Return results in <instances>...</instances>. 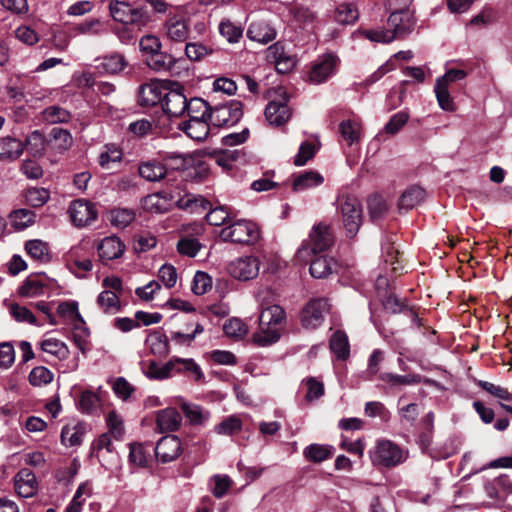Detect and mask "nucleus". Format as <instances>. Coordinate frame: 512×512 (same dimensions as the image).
Wrapping results in <instances>:
<instances>
[{
  "instance_id": "obj_1",
  "label": "nucleus",
  "mask_w": 512,
  "mask_h": 512,
  "mask_svg": "<svg viewBox=\"0 0 512 512\" xmlns=\"http://www.w3.org/2000/svg\"><path fill=\"white\" fill-rule=\"evenodd\" d=\"M109 12L114 21L129 25L141 31L151 22V15L146 6L126 0H112Z\"/></svg>"
},
{
  "instance_id": "obj_2",
  "label": "nucleus",
  "mask_w": 512,
  "mask_h": 512,
  "mask_svg": "<svg viewBox=\"0 0 512 512\" xmlns=\"http://www.w3.org/2000/svg\"><path fill=\"white\" fill-rule=\"evenodd\" d=\"M338 212L348 238H353L362 224V206L357 197L340 194L337 199Z\"/></svg>"
},
{
  "instance_id": "obj_3",
  "label": "nucleus",
  "mask_w": 512,
  "mask_h": 512,
  "mask_svg": "<svg viewBox=\"0 0 512 512\" xmlns=\"http://www.w3.org/2000/svg\"><path fill=\"white\" fill-rule=\"evenodd\" d=\"M389 25L393 27V30L389 29H365L360 33L365 38L372 42L378 43H390L394 39L403 38L411 31V24L409 19L404 21L403 13L393 12L388 19Z\"/></svg>"
},
{
  "instance_id": "obj_4",
  "label": "nucleus",
  "mask_w": 512,
  "mask_h": 512,
  "mask_svg": "<svg viewBox=\"0 0 512 512\" xmlns=\"http://www.w3.org/2000/svg\"><path fill=\"white\" fill-rule=\"evenodd\" d=\"M369 456L374 466L392 468L403 463L407 453L391 440L381 439L369 451Z\"/></svg>"
},
{
  "instance_id": "obj_5",
  "label": "nucleus",
  "mask_w": 512,
  "mask_h": 512,
  "mask_svg": "<svg viewBox=\"0 0 512 512\" xmlns=\"http://www.w3.org/2000/svg\"><path fill=\"white\" fill-rule=\"evenodd\" d=\"M260 236L258 226L248 220H232L220 232V238L225 242L239 244H254Z\"/></svg>"
},
{
  "instance_id": "obj_6",
  "label": "nucleus",
  "mask_w": 512,
  "mask_h": 512,
  "mask_svg": "<svg viewBox=\"0 0 512 512\" xmlns=\"http://www.w3.org/2000/svg\"><path fill=\"white\" fill-rule=\"evenodd\" d=\"M333 243L334 235L331 231L330 225L319 223L313 226L308 239L298 250V254L300 257L308 252H311L312 254H318L329 249Z\"/></svg>"
},
{
  "instance_id": "obj_7",
  "label": "nucleus",
  "mask_w": 512,
  "mask_h": 512,
  "mask_svg": "<svg viewBox=\"0 0 512 512\" xmlns=\"http://www.w3.org/2000/svg\"><path fill=\"white\" fill-rule=\"evenodd\" d=\"M242 116V103L237 100H231L228 103L211 109L209 121L216 127H230L238 123Z\"/></svg>"
},
{
  "instance_id": "obj_8",
  "label": "nucleus",
  "mask_w": 512,
  "mask_h": 512,
  "mask_svg": "<svg viewBox=\"0 0 512 512\" xmlns=\"http://www.w3.org/2000/svg\"><path fill=\"white\" fill-rule=\"evenodd\" d=\"M180 233L181 237L177 243V251L183 256L195 257L202 248V244L197 237L203 235L204 226L196 222L182 225Z\"/></svg>"
},
{
  "instance_id": "obj_9",
  "label": "nucleus",
  "mask_w": 512,
  "mask_h": 512,
  "mask_svg": "<svg viewBox=\"0 0 512 512\" xmlns=\"http://www.w3.org/2000/svg\"><path fill=\"white\" fill-rule=\"evenodd\" d=\"M187 100L184 87L175 83L171 87H166L161 106L170 117H180L185 114Z\"/></svg>"
},
{
  "instance_id": "obj_10",
  "label": "nucleus",
  "mask_w": 512,
  "mask_h": 512,
  "mask_svg": "<svg viewBox=\"0 0 512 512\" xmlns=\"http://www.w3.org/2000/svg\"><path fill=\"white\" fill-rule=\"evenodd\" d=\"M330 308L326 298L310 300L301 312V324L306 329H316L323 321Z\"/></svg>"
},
{
  "instance_id": "obj_11",
  "label": "nucleus",
  "mask_w": 512,
  "mask_h": 512,
  "mask_svg": "<svg viewBox=\"0 0 512 512\" xmlns=\"http://www.w3.org/2000/svg\"><path fill=\"white\" fill-rule=\"evenodd\" d=\"M260 261L255 256H243L232 261L228 271L232 277L242 281H248L258 276Z\"/></svg>"
},
{
  "instance_id": "obj_12",
  "label": "nucleus",
  "mask_w": 512,
  "mask_h": 512,
  "mask_svg": "<svg viewBox=\"0 0 512 512\" xmlns=\"http://www.w3.org/2000/svg\"><path fill=\"white\" fill-rule=\"evenodd\" d=\"M338 64L339 58L333 53L319 56L311 68L310 81L316 84L325 82L336 72Z\"/></svg>"
},
{
  "instance_id": "obj_13",
  "label": "nucleus",
  "mask_w": 512,
  "mask_h": 512,
  "mask_svg": "<svg viewBox=\"0 0 512 512\" xmlns=\"http://www.w3.org/2000/svg\"><path fill=\"white\" fill-rule=\"evenodd\" d=\"M72 223L77 227H85L97 218L95 205L87 200L73 201L68 209Z\"/></svg>"
},
{
  "instance_id": "obj_14",
  "label": "nucleus",
  "mask_w": 512,
  "mask_h": 512,
  "mask_svg": "<svg viewBox=\"0 0 512 512\" xmlns=\"http://www.w3.org/2000/svg\"><path fill=\"white\" fill-rule=\"evenodd\" d=\"M181 451V441L175 435L162 437L155 447L156 457L163 463L175 460L181 454Z\"/></svg>"
},
{
  "instance_id": "obj_15",
  "label": "nucleus",
  "mask_w": 512,
  "mask_h": 512,
  "mask_svg": "<svg viewBox=\"0 0 512 512\" xmlns=\"http://www.w3.org/2000/svg\"><path fill=\"white\" fill-rule=\"evenodd\" d=\"M14 486L17 494L23 498L33 497L38 491L36 476L28 468H22L17 472L14 477Z\"/></svg>"
},
{
  "instance_id": "obj_16",
  "label": "nucleus",
  "mask_w": 512,
  "mask_h": 512,
  "mask_svg": "<svg viewBox=\"0 0 512 512\" xmlns=\"http://www.w3.org/2000/svg\"><path fill=\"white\" fill-rule=\"evenodd\" d=\"M50 280L42 274L29 275L18 289L22 297H37L44 295L50 289Z\"/></svg>"
},
{
  "instance_id": "obj_17",
  "label": "nucleus",
  "mask_w": 512,
  "mask_h": 512,
  "mask_svg": "<svg viewBox=\"0 0 512 512\" xmlns=\"http://www.w3.org/2000/svg\"><path fill=\"white\" fill-rule=\"evenodd\" d=\"M173 374H183L196 383H204L205 375L201 367L192 358L172 357Z\"/></svg>"
},
{
  "instance_id": "obj_18",
  "label": "nucleus",
  "mask_w": 512,
  "mask_h": 512,
  "mask_svg": "<svg viewBox=\"0 0 512 512\" xmlns=\"http://www.w3.org/2000/svg\"><path fill=\"white\" fill-rule=\"evenodd\" d=\"M125 249V244L115 235L103 238L97 246L98 255L102 261L120 258Z\"/></svg>"
},
{
  "instance_id": "obj_19",
  "label": "nucleus",
  "mask_w": 512,
  "mask_h": 512,
  "mask_svg": "<svg viewBox=\"0 0 512 512\" xmlns=\"http://www.w3.org/2000/svg\"><path fill=\"white\" fill-rule=\"evenodd\" d=\"M166 37L172 42H184L189 36V25L185 18L180 16L169 17L164 23Z\"/></svg>"
},
{
  "instance_id": "obj_20",
  "label": "nucleus",
  "mask_w": 512,
  "mask_h": 512,
  "mask_svg": "<svg viewBox=\"0 0 512 512\" xmlns=\"http://www.w3.org/2000/svg\"><path fill=\"white\" fill-rule=\"evenodd\" d=\"M166 87L159 82H150L140 86L138 94V103L142 107H152L162 103Z\"/></svg>"
},
{
  "instance_id": "obj_21",
  "label": "nucleus",
  "mask_w": 512,
  "mask_h": 512,
  "mask_svg": "<svg viewBox=\"0 0 512 512\" xmlns=\"http://www.w3.org/2000/svg\"><path fill=\"white\" fill-rule=\"evenodd\" d=\"M95 68L102 74H117L123 71L128 63L123 54L114 52L95 60Z\"/></svg>"
},
{
  "instance_id": "obj_22",
  "label": "nucleus",
  "mask_w": 512,
  "mask_h": 512,
  "mask_svg": "<svg viewBox=\"0 0 512 512\" xmlns=\"http://www.w3.org/2000/svg\"><path fill=\"white\" fill-rule=\"evenodd\" d=\"M265 117L271 125L281 126L286 123L291 117L286 98L279 102L270 101L265 109Z\"/></svg>"
},
{
  "instance_id": "obj_23",
  "label": "nucleus",
  "mask_w": 512,
  "mask_h": 512,
  "mask_svg": "<svg viewBox=\"0 0 512 512\" xmlns=\"http://www.w3.org/2000/svg\"><path fill=\"white\" fill-rule=\"evenodd\" d=\"M210 124L209 119H188L179 124V129L191 139L200 142L207 138Z\"/></svg>"
},
{
  "instance_id": "obj_24",
  "label": "nucleus",
  "mask_w": 512,
  "mask_h": 512,
  "mask_svg": "<svg viewBox=\"0 0 512 512\" xmlns=\"http://www.w3.org/2000/svg\"><path fill=\"white\" fill-rule=\"evenodd\" d=\"M182 416L175 408H166L157 412L156 425L160 432H173L179 429Z\"/></svg>"
},
{
  "instance_id": "obj_25",
  "label": "nucleus",
  "mask_w": 512,
  "mask_h": 512,
  "mask_svg": "<svg viewBox=\"0 0 512 512\" xmlns=\"http://www.w3.org/2000/svg\"><path fill=\"white\" fill-rule=\"evenodd\" d=\"M359 18V10L354 2H342L336 5L332 19L339 25H352Z\"/></svg>"
},
{
  "instance_id": "obj_26",
  "label": "nucleus",
  "mask_w": 512,
  "mask_h": 512,
  "mask_svg": "<svg viewBox=\"0 0 512 512\" xmlns=\"http://www.w3.org/2000/svg\"><path fill=\"white\" fill-rule=\"evenodd\" d=\"M286 321V313L285 310L279 305H271L267 308L263 309L259 322L263 323V325H269L273 328H277L280 331H283L285 328Z\"/></svg>"
},
{
  "instance_id": "obj_27",
  "label": "nucleus",
  "mask_w": 512,
  "mask_h": 512,
  "mask_svg": "<svg viewBox=\"0 0 512 512\" xmlns=\"http://www.w3.org/2000/svg\"><path fill=\"white\" fill-rule=\"evenodd\" d=\"M177 207L191 213H203L210 209L211 203L201 195L186 193L177 200Z\"/></svg>"
},
{
  "instance_id": "obj_28",
  "label": "nucleus",
  "mask_w": 512,
  "mask_h": 512,
  "mask_svg": "<svg viewBox=\"0 0 512 512\" xmlns=\"http://www.w3.org/2000/svg\"><path fill=\"white\" fill-rule=\"evenodd\" d=\"M24 151L21 140L14 137H0V160L13 161L20 157Z\"/></svg>"
},
{
  "instance_id": "obj_29",
  "label": "nucleus",
  "mask_w": 512,
  "mask_h": 512,
  "mask_svg": "<svg viewBox=\"0 0 512 512\" xmlns=\"http://www.w3.org/2000/svg\"><path fill=\"white\" fill-rule=\"evenodd\" d=\"M275 30L264 21L252 22L247 30V37L255 42L266 44L275 39Z\"/></svg>"
},
{
  "instance_id": "obj_30",
  "label": "nucleus",
  "mask_w": 512,
  "mask_h": 512,
  "mask_svg": "<svg viewBox=\"0 0 512 512\" xmlns=\"http://www.w3.org/2000/svg\"><path fill=\"white\" fill-rule=\"evenodd\" d=\"M323 177L316 171H305L294 176L292 190L294 192H302L307 189L317 187L323 183Z\"/></svg>"
},
{
  "instance_id": "obj_31",
  "label": "nucleus",
  "mask_w": 512,
  "mask_h": 512,
  "mask_svg": "<svg viewBox=\"0 0 512 512\" xmlns=\"http://www.w3.org/2000/svg\"><path fill=\"white\" fill-rule=\"evenodd\" d=\"M425 190L419 186L408 187L400 196L398 206L401 210H410L419 205L425 199Z\"/></svg>"
},
{
  "instance_id": "obj_32",
  "label": "nucleus",
  "mask_w": 512,
  "mask_h": 512,
  "mask_svg": "<svg viewBox=\"0 0 512 512\" xmlns=\"http://www.w3.org/2000/svg\"><path fill=\"white\" fill-rule=\"evenodd\" d=\"M139 175L147 181L156 182L163 179L167 174V168L158 161L143 162L138 167Z\"/></svg>"
},
{
  "instance_id": "obj_33",
  "label": "nucleus",
  "mask_w": 512,
  "mask_h": 512,
  "mask_svg": "<svg viewBox=\"0 0 512 512\" xmlns=\"http://www.w3.org/2000/svg\"><path fill=\"white\" fill-rule=\"evenodd\" d=\"M281 333L282 331L277 328L259 322V329L253 334L252 340L257 346L265 347L276 343L280 339Z\"/></svg>"
},
{
  "instance_id": "obj_34",
  "label": "nucleus",
  "mask_w": 512,
  "mask_h": 512,
  "mask_svg": "<svg viewBox=\"0 0 512 512\" xmlns=\"http://www.w3.org/2000/svg\"><path fill=\"white\" fill-rule=\"evenodd\" d=\"M97 305L105 314L114 315L121 309L120 295L111 290H103L97 297Z\"/></svg>"
},
{
  "instance_id": "obj_35",
  "label": "nucleus",
  "mask_w": 512,
  "mask_h": 512,
  "mask_svg": "<svg viewBox=\"0 0 512 512\" xmlns=\"http://www.w3.org/2000/svg\"><path fill=\"white\" fill-rule=\"evenodd\" d=\"M337 267V263L332 258L318 256L310 263V274L314 278H325L330 275Z\"/></svg>"
},
{
  "instance_id": "obj_36",
  "label": "nucleus",
  "mask_w": 512,
  "mask_h": 512,
  "mask_svg": "<svg viewBox=\"0 0 512 512\" xmlns=\"http://www.w3.org/2000/svg\"><path fill=\"white\" fill-rule=\"evenodd\" d=\"M123 151L122 149L113 143L106 144L103 147L102 152L99 154V165L103 169H111L112 164L119 163L122 161Z\"/></svg>"
},
{
  "instance_id": "obj_37",
  "label": "nucleus",
  "mask_w": 512,
  "mask_h": 512,
  "mask_svg": "<svg viewBox=\"0 0 512 512\" xmlns=\"http://www.w3.org/2000/svg\"><path fill=\"white\" fill-rule=\"evenodd\" d=\"M85 426L81 423L66 425L61 431V442L65 446H78L82 443Z\"/></svg>"
},
{
  "instance_id": "obj_38",
  "label": "nucleus",
  "mask_w": 512,
  "mask_h": 512,
  "mask_svg": "<svg viewBox=\"0 0 512 512\" xmlns=\"http://www.w3.org/2000/svg\"><path fill=\"white\" fill-rule=\"evenodd\" d=\"M144 374L149 379L164 380L173 375V360L172 358L165 364H158L156 361H150L143 369Z\"/></svg>"
},
{
  "instance_id": "obj_39",
  "label": "nucleus",
  "mask_w": 512,
  "mask_h": 512,
  "mask_svg": "<svg viewBox=\"0 0 512 512\" xmlns=\"http://www.w3.org/2000/svg\"><path fill=\"white\" fill-rule=\"evenodd\" d=\"M146 344L150 352L158 357H165L169 354V342L166 335L154 332L148 335Z\"/></svg>"
},
{
  "instance_id": "obj_40",
  "label": "nucleus",
  "mask_w": 512,
  "mask_h": 512,
  "mask_svg": "<svg viewBox=\"0 0 512 512\" xmlns=\"http://www.w3.org/2000/svg\"><path fill=\"white\" fill-rule=\"evenodd\" d=\"M333 455V448L328 445L310 444L303 450L306 460L314 463H321Z\"/></svg>"
},
{
  "instance_id": "obj_41",
  "label": "nucleus",
  "mask_w": 512,
  "mask_h": 512,
  "mask_svg": "<svg viewBox=\"0 0 512 512\" xmlns=\"http://www.w3.org/2000/svg\"><path fill=\"white\" fill-rule=\"evenodd\" d=\"M135 216L133 209L115 208L108 213V220L113 227L123 229L134 221Z\"/></svg>"
},
{
  "instance_id": "obj_42",
  "label": "nucleus",
  "mask_w": 512,
  "mask_h": 512,
  "mask_svg": "<svg viewBox=\"0 0 512 512\" xmlns=\"http://www.w3.org/2000/svg\"><path fill=\"white\" fill-rule=\"evenodd\" d=\"M330 349L336 355L337 359H347L350 354L347 335L340 330L336 331L330 339Z\"/></svg>"
},
{
  "instance_id": "obj_43",
  "label": "nucleus",
  "mask_w": 512,
  "mask_h": 512,
  "mask_svg": "<svg viewBox=\"0 0 512 512\" xmlns=\"http://www.w3.org/2000/svg\"><path fill=\"white\" fill-rule=\"evenodd\" d=\"M41 350L45 353L55 356L59 360H65L69 357L70 351L67 345L56 338H47L40 343Z\"/></svg>"
},
{
  "instance_id": "obj_44",
  "label": "nucleus",
  "mask_w": 512,
  "mask_h": 512,
  "mask_svg": "<svg viewBox=\"0 0 512 512\" xmlns=\"http://www.w3.org/2000/svg\"><path fill=\"white\" fill-rule=\"evenodd\" d=\"M187 109L185 114L189 119H209L211 108L208 103L201 98H191L187 100Z\"/></svg>"
},
{
  "instance_id": "obj_45",
  "label": "nucleus",
  "mask_w": 512,
  "mask_h": 512,
  "mask_svg": "<svg viewBox=\"0 0 512 512\" xmlns=\"http://www.w3.org/2000/svg\"><path fill=\"white\" fill-rule=\"evenodd\" d=\"M25 250L27 254L36 261L46 263L50 260L49 247L47 243L39 239L27 241L25 244Z\"/></svg>"
},
{
  "instance_id": "obj_46",
  "label": "nucleus",
  "mask_w": 512,
  "mask_h": 512,
  "mask_svg": "<svg viewBox=\"0 0 512 512\" xmlns=\"http://www.w3.org/2000/svg\"><path fill=\"white\" fill-rule=\"evenodd\" d=\"M339 130L343 139L349 144L353 145L360 141L361 138V124L355 120H344L339 124Z\"/></svg>"
},
{
  "instance_id": "obj_47",
  "label": "nucleus",
  "mask_w": 512,
  "mask_h": 512,
  "mask_svg": "<svg viewBox=\"0 0 512 512\" xmlns=\"http://www.w3.org/2000/svg\"><path fill=\"white\" fill-rule=\"evenodd\" d=\"M35 213L29 209H18L10 213L12 226L17 230H23L31 226L35 221Z\"/></svg>"
},
{
  "instance_id": "obj_48",
  "label": "nucleus",
  "mask_w": 512,
  "mask_h": 512,
  "mask_svg": "<svg viewBox=\"0 0 512 512\" xmlns=\"http://www.w3.org/2000/svg\"><path fill=\"white\" fill-rule=\"evenodd\" d=\"M242 429V420L236 416L231 415L223 419L218 425L215 426L214 431L219 435L231 436L240 432Z\"/></svg>"
},
{
  "instance_id": "obj_49",
  "label": "nucleus",
  "mask_w": 512,
  "mask_h": 512,
  "mask_svg": "<svg viewBox=\"0 0 512 512\" xmlns=\"http://www.w3.org/2000/svg\"><path fill=\"white\" fill-rule=\"evenodd\" d=\"M268 53L269 57H272L275 61L276 68L279 71H287L294 65L291 58L284 56L283 47L279 42L271 45L268 48Z\"/></svg>"
},
{
  "instance_id": "obj_50",
  "label": "nucleus",
  "mask_w": 512,
  "mask_h": 512,
  "mask_svg": "<svg viewBox=\"0 0 512 512\" xmlns=\"http://www.w3.org/2000/svg\"><path fill=\"white\" fill-rule=\"evenodd\" d=\"M208 210L209 212L206 214V220L213 226L230 224L234 218L225 206H218L215 208L210 207Z\"/></svg>"
},
{
  "instance_id": "obj_51",
  "label": "nucleus",
  "mask_w": 512,
  "mask_h": 512,
  "mask_svg": "<svg viewBox=\"0 0 512 512\" xmlns=\"http://www.w3.org/2000/svg\"><path fill=\"white\" fill-rule=\"evenodd\" d=\"M28 378L32 386L41 387L50 384L54 379V374L47 367L37 366L31 370Z\"/></svg>"
},
{
  "instance_id": "obj_52",
  "label": "nucleus",
  "mask_w": 512,
  "mask_h": 512,
  "mask_svg": "<svg viewBox=\"0 0 512 512\" xmlns=\"http://www.w3.org/2000/svg\"><path fill=\"white\" fill-rule=\"evenodd\" d=\"M182 410L185 416L194 425L203 424L210 416L208 411L203 410L202 407L195 404L184 403L182 404Z\"/></svg>"
},
{
  "instance_id": "obj_53",
  "label": "nucleus",
  "mask_w": 512,
  "mask_h": 512,
  "mask_svg": "<svg viewBox=\"0 0 512 512\" xmlns=\"http://www.w3.org/2000/svg\"><path fill=\"white\" fill-rule=\"evenodd\" d=\"M143 207L151 213L162 214L168 210V202L165 197L155 193L144 198Z\"/></svg>"
},
{
  "instance_id": "obj_54",
  "label": "nucleus",
  "mask_w": 512,
  "mask_h": 512,
  "mask_svg": "<svg viewBox=\"0 0 512 512\" xmlns=\"http://www.w3.org/2000/svg\"><path fill=\"white\" fill-rule=\"evenodd\" d=\"M379 379L392 386H400L417 384L420 382L421 377L415 374L397 375L393 373H382L379 375Z\"/></svg>"
},
{
  "instance_id": "obj_55",
  "label": "nucleus",
  "mask_w": 512,
  "mask_h": 512,
  "mask_svg": "<svg viewBox=\"0 0 512 512\" xmlns=\"http://www.w3.org/2000/svg\"><path fill=\"white\" fill-rule=\"evenodd\" d=\"M476 385L499 400L512 401V394L503 386L495 385L494 383L484 380H477Z\"/></svg>"
},
{
  "instance_id": "obj_56",
  "label": "nucleus",
  "mask_w": 512,
  "mask_h": 512,
  "mask_svg": "<svg viewBox=\"0 0 512 512\" xmlns=\"http://www.w3.org/2000/svg\"><path fill=\"white\" fill-rule=\"evenodd\" d=\"M49 191L45 188H29L25 192V201L32 207H41L49 200Z\"/></svg>"
},
{
  "instance_id": "obj_57",
  "label": "nucleus",
  "mask_w": 512,
  "mask_h": 512,
  "mask_svg": "<svg viewBox=\"0 0 512 512\" xmlns=\"http://www.w3.org/2000/svg\"><path fill=\"white\" fill-rule=\"evenodd\" d=\"M42 115L43 119L50 124L68 122L71 118L70 113L59 106L47 107Z\"/></svg>"
},
{
  "instance_id": "obj_58",
  "label": "nucleus",
  "mask_w": 512,
  "mask_h": 512,
  "mask_svg": "<svg viewBox=\"0 0 512 512\" xmlns=\"http://www.w3.org/2000/svg\"><path fill=\"white\" fill-rule=\"evenodd\" d=\"M26 149L33 156H42L45 150V138L39 131H33L26 138Z\"/></svg>"
},
{
  "instance_id": "obj_59",
  "label": "nucleus",
  "mask_w": 512,
  "mask_h": 512,
  "mask_svg": "<svg viewBox=\"0 0 512 512\" xmlns=\"http://www.w3.org/2000/svg\"><path fill=\"white\" fill-rule=\"evenodd\" d=\"M106 424L108 432L114 437L115 440H120L124 435V425L122 418L117 414L116 411H110L106 416Z\"/></svg>"
},
{
  "instance_id": "obj_60",
  "label": "nucleus",
  "mask_w": 512,
  "mask_h": 512,
  "mask_svg": "<svg viewBox=\"0 0 512 512\" xmlns=\"http://www.w3.org/2000/svg\"><path fill=\"white\" fill-rule=\"evenodd\" d=\"M370 218L377 221L384 216L387 211L385 200L380 195H372L367 201Z\"/></svg>"
},
{
  "instance_id": "obj_61",
  "label": "nucleus",
  "mask_w": 512,
  "mask_h": 512,
  "mask_svg": "<svg viewBox=\"0 0 512 512\" xmlns=\"http://www.w3.org/2000/svg\"><path fill=\"white\" fill-rule=\"evenodd\" d=\"M9 313L17 322H25L32 325H39L37 323L36 317L25 306H21L17 303H12L9 306Z\"/></svg>"
},
{
  "instance_id": "obj_62",
  "label": "nucleus",
  "mask_w": 512,
  "mask_h": 512,
  "mask_svg": "<svg viewBox=\"0 0 512 512\" xmlns=\"http://www.w3.org/2000/svg\"><path fill=\"white\" fill-rule=\"evenodd\" d=\"M364 413L367 417H379L382 421L387 422L391 418L390 411L379 401H370L365 404Z\"/></svg>"
},
{
  "instance_id": "obj_63",
  "label": "nucleus",
  "mask_w": 512,
  "mask_h": 512,
  "mask_svg": "<svg viewBox=\"0 0 512 512\" xmlns=\"http://www.w3.org/2000/svg\"><path fill=\"white\" fill-rule=\"evenodd\" d=\"M223 330L229 337L242 338L247 334L248 327L241 319L231 318L225 322Z\"/></svg>"
},
{
  "instance_id": "obj_64",
  "label": "nucleus",
  "mask_w": 512,
  "mask_h": 512,
  "mask_svg": "<svg viewBox=\"0 0 512 512\" xmlns=\"http://www.w3.org/2000/svg\"><path fill=\"white\" fill-rule=\"evenodd\" d=\"M220 34L230 43H236L242 37L243 30L229 20H224L219 25Z\"/></svg>"
}]
</instances>
